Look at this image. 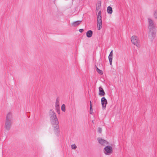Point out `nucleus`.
Listing matches in <instances>:
<instances>
[{
  "label": "nucleus",
  "mask_w": 157,
  "mask_h": 157,
  "mask_svg": "<svg viewBox=\"0 0 157 157\" xmlns=\"http://www.w3.org/2000/svg\"><path fill=\"white\" fill-rule=\"evenodd\" d=\"M97 140L99 144L103 146H105L109 144V143L105 140L102 139L101 138H97Z\"/></svg>",
  "instance_id": "obj_8"
},
{
  "label": "nucleus",
  "mask_w": 157,
  "mask_h": 157,
  "mask_svg": "<svg viewBox=\"0 0 157 157\" xmlns=\"http://www.w3.org/2000/svg\"><path fill=\"white\" fill-rule=\"evenodd\" d=\"M155 29L149 30L148 33V37L151 41H152L155 37Z\"/></svg>",
  "instance_id": "obj_7"
},
{
  "label": "nucleus",
  "mask_w": 157,
  "mask_h": 157,
  "mask_svg": "<svg viewBox=\"0 0 157 157\" xmlns=\"http://www.w3.org/2000/svg\"><path fill=\"white\" fill-rule=\"evenodd\" d=\"M154 16L155 19L157 18V11L155 10L154 13Z\"/></svg>",
  "instance_id": "obj_19"
},
{
  "label": "nucleus",
  "mask_w": 157,
  "mask_h": 157,
  "mask_svg": "<svg viewBox=\"0 0 157 157\" xmlns=\"http://www.w3.org/2000/svg\"><path fill=\"white\" fill-rule=\"evenodd\" d=\"M101 6V3L100 2H98L97 4V7H98L100 8Z\"/></svg>",
  "instance_id": "obj_23"
},
{
  "label": "nucleus",
  "mask_w": 157,
  "mask_h": 157,
  "mask_svg": "<svg viewBox=\"0 0 157 157\" xmlns=\"http://www.w3.org/2000/svg\"><path fill=\"white\" fill-rule=\"evenodd\" d=\"M59 98H57L56 100L55 107H58L59 106Z\"/></svg>",
  "instance_id": "obj_14"
},
{
  "label": "nucleus",
  "mask_w": 157,
  "mask_h": 157,
  "mask_svg": "<svg viewBox=\"0 0 157 157\" xmlns=\"http://www.w3.org/2000/svg\"><path fill=\"white\" fill-rule=\"evenodd\" d=\"M56 110L57 112L59 114L60 113V110L59 107H56Z\"/></svg>",
  "instance_id": "obj_18"
},
{
  "label": "nucleus",
  "mask_w": 157,
  "mask_h": 157,
  "mask_svg": "<svg viewBox=\"0 0 157 157\" xmlns=\"http://www.w3.org/2000/svg\"><path fill=\"white\" fill-rule=\"evenodd\" d=\"M13 117L12 113H8L6 115L4 123V128L7 131H9L11 129L13 122Z\"/></svg>",
  "instance_id": "obj_2"
},
{
  "label": "nucleus",
  "mask_w": 157,
  "mask_h": 157,
  "mask_svg": "<svg viewBox=\"0 0 157 157\" xmlns=\"http://www.w3.org/2000/svg\"><path fill=\"white\" fill-rule=\"evenodd\" d=\"M107 12L110 14H111L113 12V10L112 7L111 6H109L107 8Z\"/></svg>",
  "instance_id": "obj_13"
},
{
  "label": "nucleus",
  "mask_w": 157,
  "mask_h": 157,
  "mask_svg": "<svg viewBox=\"0 0 157 157\" xmlns=\"http://www.w3.org/2000/svg\"><path fill=\"white\" fill-rule=\"evenodd\" d=\"M101 102L102 108H105L107 104V101L105 97H103L102 98H101Z\"/></svg>",
  "instance_id": "obj_9"
},
{
  "label": "nucleus",
  "mask_w": 157,
  "mask_h": 157,
  "mask_svg": "<svg viewBox=\"0 0 157 157\" xmlns=\"http://www.w3.org/2000/svg\"><path fill=\"white\" fill-rule=\"evenodd\" d=\"M103 151L106 155H110L113 153V149L111 146L107 145L104 148Z\"/></svg>",
  "instance_id": "obj_4"
},
{
  "label": "nucleus",
  "mask_w": 157,
  "mask_h": 157,
  "mask_svg": "<svg viewBox=\"0 0 157 157\" xmlns=\"http://www.w3.org/2000/svg\"><path fill=\"white\" fill-rule=\"evenodd\" d=\"M99 8H99L98 7H96V10L97 11H98V10L99 9Z\"/></svg>",
  "instance_id": "obj_26"
},
{
  "label": "nucleus",
  "mask_w": 157,
  "mask_h": 157,
  "mask_svg": "<svg viewBox=\"0 0 157 157\" xmlns=\"http://www.w3.org/2000/svg\"><path fill=\"white\" fill-rule=\"evenodd\" d=\"M96 69H97V72L98 73L100 74V75H102L103 74V72L101 70H100L98 68L96 67Z\"/></svg>",
  "instance_id": "obj_15"
},
{
  "label": "nucleus",
  "mask_w": 157,
  "mask_h": 157,
  "mask_svg": "<svg viewBox=\"0 0 157 157\" xmlns=\"http://www.w3.org/2000/svg\"><path fill=\"white\" fill-rule=\"evenodd\" d=\"M109 63L111 65H112V60L113 59L112 58H109Z\"/></svg>",
  "instance_id": "obj_22"
},
{
  "label": "nucleus",
  "mask_w": 157,
  "mask_h": 157,
  "mask_svg": "<svg viewBox=\"0 0 157 157\" xmlns=\"http://www.w3.org/2000/svg\"><path fill=\"white\" fill-rule=\"evenodd\" d=\"M93 111L92 105H90V112L91 114H92V111Z\"/></svg>",
  "instance_id": "obj_21"
},
{
  "label": "nucleus",
  "mask_w": 157,
  "mask_h": 157,
  "mask_svg": "<svg viewBox=\"0 0 157 157\" xmlns=\"http://www.w3.org/2000/svg\"><path fill=\"white\" fill-rule=\"evenodd\" d=\"M148 28L149 30L155 29V25L152 19L150 18H148Z\"/></svg>",
  "instance_id": "obj_6"
},
{
  "label": "nucleus",
  "mask_w": 157,
  "mask_h": 157,
  "mask_svg": "<svg viewBox=\"0 0 157 157\" xmlns=\"http://www.w3.org/2000/svg\"><path fill=\"white\" fill-rule=\"evenodd\" d=\"M90 105H92V104L91 102V101H90Z\"/></svg>",
  "instance_id": "obj_27"
},
{
  "label": "nucleus",
  "mask_w": 157,
  "mask_h": 157,
  "mask_svg": "<svg viewBox=\"0 0 157 157\" xmlns=\"http://www.w3.org/2000/svg\"><path fill=\"white\" fill-rule=\"evenodd\" d=\"M81 21H78L74 22L72 23V25L73 26H77L80 24Z\"/></svg>",
  "instance_id": "obj_11"
},
{
  "label": "nucleus",
  "mask_w": 157,
  "mask_h": 157,
  "mask_svg": "<svg viewBox=\"0 0 157 157\" xmlns=\"http://www.w3.org/2000/svg\"><path fill=\"white\" fill-rule=\"evenodd\" d=\"M101 11H100L97 15V27L98 30H100L102 28V20Z\"/></svg>",
  "instance_id": "obj_3"
},
{
  "label": "nucleus",
  "mask_w": 157,
  "mask_h": 157,
  "mask_svg": "<svg viewBox=\"0 0 157 157\" xmlns=\"http://www.w3.org/2000/svg\"><path fill=\"white\" fill-rule=\"evenodd\" d=\"M79 31L80 33H81L83 31V29H79Z\"/></svg>",
  "instance_id": "obj_25"
},
{
  "label": "nucleus",
  "mask_w": 157,
  "mask_h": 157,
  "mask_svg": "<svg viewBox=\"0 0 157 157\" xmlns=\"http://www.w3.org/2000/svg\"><path fill=\"white\" fill-rule=\"evenodd\" d=\"M99 95L101 96H103L105 95V93L103 89L101 86L99 87Z\"/></svg>",
  "instance_id": "obj_10"
},
{
  "label": "nucleus",
  "mask_w": 157,
  "mask_h": 157,
  "mask_svg": "<svg viewBox=\"0 0 157 157\" xmlns=\"http://www.w3.org/2000/svg\"><path fill=\"white\" fill-rule=\"evenodd\" d=\"M92 34L93 32L90 30L87 31L86 33V36L89 38L91 37L92 36Z\"/></svg>",
  "instance_id": "obj_12"
},
{
  "label": "nucleus",
  "mask_w": 157,
  "mask_h": 157,
  "mask_svg": "<svg viewBox=\"0 0 157 157\" xmlns=\"http://www.w3.org/2000/svg\"><path fill=\"white\" fill-rule=\"evenodd\" d=\"M132 43L137 47H140V40L138 37L135 36H132L131 38Z\"/></svg>",
  "instance_id": "obj_5"
},
{
  "label": "nucleus",
  "mask_w": 157,
  "mask_h": 157,
  "mask_svg": "<svg viewBox=\"0 0 157 157\" xmlns=\"http://www.w3.org/2000/svg\"><path fill=\"white\" fill-rule=\"evenodd\" d=\"M102 131V128H99L98 129V132L100 133H101Z\"/></svg>",
  "instance_id": "obj_24"
},
{
  "label": "nucleus",
  "mask_w": 157,
  "mask_h": 157,
  "mask_svg": "<svg viewBox=\"0 0 157 157\" xmlns=\"http://www.w3.org/2000/svg\"><path fill=\"white\" fill-rule=\"evenodd\" d=\"M113 50H112L110 54H109V57H108V58H112L113 59Z\"/></svg>",
  "instance_id": "obj_17"
},
{
  "label": "nucleus",
  "mask_w": 157,
  "mask_h": 157,
  "mask_svg": "<svg viewBox=\"0 0 157 157\" xmlns=\"http://www.w3.org/2000/svg\"><path fill=\"white\" fill-rule=\"evenodd\" d=\"M71 147L73 149H75L77 148V146L75 144H73L71 145Z\"/></svg>",
  "instance_id": "obj_20"
},
{
  "label": "nucleus",
  "mask_w": 157,
  "mask_h": 157,
  "mask_svg": "<svg viewBox=\"0 0 157 157\" xmlns=\"http://www.w3.org/2000/svg\"><path fill=\"white\" fill-rule=\"evenodd\" d=\"M49 116L51 124L54 128V132L58 133L59 131V122L56 114L52 109L50 110Z\"/></svg>",
  "instance_id": "obj_1"
},
{
  "label": "nucleus",
  "mask_w": 157,
  "mask_h": 157,
  "mask_svg": "<svg viewBox=\"0 0 157 157\" xmlns=\"http://www.w3.org/2000/svg\"><path fill=\"white\" fill-rule=\"evenodd\" d=\"M61 110H62L65 112L66 110L65 105L64 104H63L61 106Z\"/></svg>",
  "instance_id": "obj_16"
}]
</instances>
